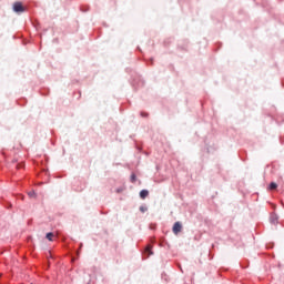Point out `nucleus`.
<instances>
[{
	"label": "nucleus",
	"mask_w": 284,
	"mask_h": 284,
	"mask_svg": "<svg viewBox=\"0 0 284 284\" xmlns=\"http://www.w3.org/2000/svg\"><path fill=\"white\" fill-rule=\"evenodd\" d=\"M131 181H132V183H134L136 181V175L135 174L131 175Z\"/></svg>",
	"instance_id": "nucleus-8"
},
{
	"label": "nucleus",
	"mask_w": 284,
	"mask_h": 284,
	"mask_svg": "<svg viewBox=\"0 0 284 284\" xmlns=\"http://www.w3.org/2000/svg\"><path fill=\"white\" fill-rule=\"evenodd\" d=\"M181 230H183V224L181 222H175L173 225V234H179L181 233Z\"/></svg>",
	"instance_id": "nucleus-2"
},
{
	"label": "nucleus",
	"mask_w": 284,
	"mask_h": 284,
	"mask_svg": "<svg viewBox=\"0 0 284 284\" xmlns=\"http://www.w3.org/2000/svg\"><path fill=\"white\" fill-rule=\"evenodd\" d=\"M151 254H154L151 250H145L144 252H143V257L144 258H148V256H151Z\"/></svg>",
	"instance_id": "nucleus-5"
},
{
	"label": "nucleus",
	"mask_w": 284,
	"mask_h": 284,
	"mask_svg": "<svg viewBox=\"0 0 284 284\" xmlns=\"http://www.w3.org/2000/svg\"><path fill=\"white\" fill-rule=\"evenodd\" d=\"M28 196H30V199H37V193L34 191H31L28 193Z\"/></svg>",
	"instance_id": "nucleus-6"
},
{
	"label": "nucleus",
	"mask_w": 284,
	"mask_h": 284,
	"mask_svg": "<svg viewBox=\"0 0 284 284\" xmlns=\"http://www.w3.org/2000/svg\"><path fill=\"white\" fill-rule=\"evenodd\" d=\"M276 187H278V185L276 183L272 182L270 184V190H276Z\"/></svg>",
	"instance_id": "nucleus-7"
},
{
	"label": "nucleus",
	"mask_w": 284,
	"mask_h": 284,
	"mask_svg": "<svg viewBox=\"0 0 284 284\" xmlns=\"http://www.w3.org/2000/svg\"><path fill=\"white\" fill-rule=\"evenodd\" d=\"M267 247H268V248H272V247H274V245H273V244H272V245H270V244H268V246H267Z\"/></svg>",
	"instance_id": "nucleus-12"
},
{
	"label": "nucleus",
	"mask_w": 284,
	"mask_h": 284,
	"mask_svg": "<svg viewBox=\"0 0 284 284\" xmlns=\"http://www.w3.org/2000/svg\"><path fill=\"white\" fill-rule=\"evenodd\" d=\"M45 239L48 240V241H54V239H57V235H54V233H47V235H45Z\"/></svg>",
	"instance_id": "nucleus-4"
},
{
	"label": "nucleus",
	"mask_w": 284,
	"mask_h": 284,
	"mask_svg": "<svg viewBox=\"0 0 284 284\" xmlns=\"http://www.w3.org/2000/svg\"><path fill=\"white\" fill-rule=\"evenodd\" d=\"M144 250H152V245H148Z\"/></svg>",
	"instance_id": "nucleus-10"
},
{
	"label": "nucleus",
	"mask_w": 284,
	"mask_h": 284,
	"mask_svg": "<svg viewBox=\"0 0 284 284\" xmlns=\"http://www.w3.org/2000/svg\"><path fill=\"white\" fill-rule=\"evenodd\" d=\"M13 10L16 12H26V7H23V3H21V2H14Z\"/></svg>",
	"instance_id": "nucleus-1"
},
{
	"label": "nucleus",
	"mask_w": 284,
	"mask_h": 284,
	"mask_svg": "<svg viewBox=\"0 0 284 284\" xmlns=\"http://www.w3.org/2000/svg\"><path fill=\"white\" fill-rule=\"evenodd\" d=\"M149 194H150V192L148 190H142L140 192V197L141 199H148Z\"/></svg>",
	"instance_id": "nucleus-3"
},
{
	"label": "nucleus",
	"mask_w": 284,
	"mask_h": 284,
	"mask_svg": "<svg viewBox=\"0 0 284 284\" xmlns=\"http://www.w3.org/2000/svg\"><path fill=\"white\" fill-rule=\"evenodd\" d=\"M141 116H148V113L142 112Z\"/></svg>",
	"instance_id": "nucleus-11"
},
{
	"label": "nucleus",
	"mask_w": 284,
	"mask_h": 284,
	"mask_svg": "<svg viewBox=\"0 0 284 284\" xmlns=\"http://www.w3.org/2000/svg\"><path fill=\"white\" fill-rule=\"evenodd\" d=\"M21 168H23V164H18L17 165V170H21Z\"/></svg>",
	"instance_id": "nucleus-9"
}]
</instances>
